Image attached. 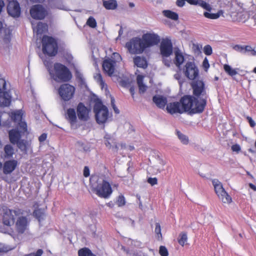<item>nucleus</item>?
I'll return each instance as SVG.
<instances>
[{
	"mask_svg": "<svg viewBox=\"0 0 256 256\" xmlns=\"http://www.w3.org/2000/svg\"><path fill=\"white\" fill-rule=\"evenodd\" d=\"M204 16L210 19L215 20L218 18L220 16V12H219L216 14L210 13L209 12H204Z\"/></svg>",
	"mask_w": 256,
	"mask_h": 256,
	"instance_id": "obj_42",
	"label": "nucleus"
},
{
	"mask_svg": "<svg viewBox=\"0 0 256 256\" xmlns=\"http://www.w3.org/2000/svg\"><path fill=\"white\" fill-rule=\"evenodd\" d=\"M90 250L88 248H80L78 251V256H88Z\"/></svg>",
	"mask_w": 256,
	"mask_h": 256,
	"instance_id": "obj_45",
	"label": "nucleus"
},
{
	"mask_svg": "<svg viewBox=\"0 0 256 256\" xmlns=\"http://www.w3.org/2000/svg\"><path fill=\"white\" fill-rule=\"evenodd\" d=\"M115 64L116 62L114 60L112 59L106 60L103 62V69L109 76H111L114 72Z\"/></svg>",
	"mask_w": 256,
	"mask_h": 256,
	"instance_id": "obj_21",
	"label": "nucleus"
},
{
	"mask_svg": "<svg viewBox=\"0 0 256 256\" xmlns=\"http://www.w3.org/2000/svg\"><path fill=\"white\" fill-rule=\"evenodd\" d=\"M4 157L5 158H10L12 157L14 154V150L13 147L10 144H6L4 147Z\"/></svg>",
	"mask_w": 256,
	"mask_h": 256,
	"instance_id": "obj_32",
	"label": "nucleus"
},
{
	"mask_svg": "<svg viewBox=\"0 0 256 256\" xmlns=\"http://www.w3.org/2000/svg\"><path fill=\"white\" fill-rule=\"evenodd\" d=\"M174 78L175 79L178 80V81L179 84H182V82H181V74L179 72H176L174 75Z\"/></svg>",
	"mask_w": 256,
	"mask_h": 256,
	"instance_id": "obj_63",
	"label": "nucleus"
},
{
	"mask_svg": "<svg viewBox=\"0 0 256 256\" xmlns=\"http://www.w3.org/2000/svg\"><path fill=\"white\" fill-rule=\"evenodd\" d=\"M232 150L234 152H238L240 150V147L238 144H234L232 146Z\"/></svg>",
	"mask_w": 256,
	"mask_h": 256,
	"instance_id": "obj_61",
	"label": "nucleus"
},
{
	"mask_svg": "<svg viewBox=\"0 0 256 256\" xmlns=\"http://www.w3.org/2000/svg\"><path fill=\"white\" fill-rule=\"evenodd\" d=\"M224 68L225 72L231 76H234L238 74V72L236 69L232 68L228 64H224Z\"/></svg>",
	"mask_w": 256,
	"mask_h": 256,
	"instance_id": "obj_34",
	"label": "nucleus"
},
{
	"mask_svg": "<svg viewBox=\"0 0 256 256\" xmlns=\"http://www.w3.org/2000/svg\"><path fill=\"white\" fill-rule=\"evenodd\" d=\"M166 110L168 113L172 114L184 113L180 101L168 104L166 106Z\"/></svg>",
	"mask_w": 256,
	"mask_h": 256,
	"instance_id": "obj_19",
	"label": "nucleus"
},
{
	"mask_svg": "<svg viewBox=\"0 0 256 256\" xmlns=\"http://www.w3.org/2000/svg\"><path fill=\"white\" fill-rule=\"evenodd\" d=\"M126 204L125 198L123 196H119L117 201L116 204L118 206H124Z\"/></svg>",
	"mask_w": 256,
	"mask_h": 256,
	"instance_id": "obj_50",
	"label": "nucleus"
},
{
	"mask_svg": "<svg viewBox=\"0 0 256 256\" xmlns=\"http://www.w3.org/2000/svg\"><path fill=\"white\" fill-rule=\"evenodd\" d=\"M94 112L98 124H101L107 122L108 118V108L102 102H97L95 103Z\"/></svg>",
	"mask_w": 256,
	"mask_h": 256,
	"instance_id": "obj_6",
	"label": "nucleus"
},
{
	"mask_svg": "<svg viewBox=\"0 0 256 256\" xmlns=\"http://www.w3.org/2000/svg\"><path fill=\"white\" fill-rule=\"evenodd\" d=\"M146 48L158 44L160 40V36L154 33H146L142 36Z\"/></svg>",
	"mask_w": 256,
	"mask_h": 256,
	"instance_id": "obj_13",
	"label": "nucleus"
},
{
	"mask_svg": "<svg viewBox=\"0 0 256 256\" xmlns=\"http://www.w3.org/2000/svg\"><path fill=\"white\" fill-rule=\"evenodd\" d=\"M18 123V128L20 130V132L24 134L27 132V125L26 122L20 120Z\"/></svg>",
	"mask_w": 256,
	"mask_h": 256,
	"instance_id": "obj_46",
	"label": "nucleus"
},
{
	"mask_svg": "<svg viewBox=\"0 0 256 256\" xmlns=\"http://www.w3.org/2000/svg\"><path fill=\"white\" fill-rule=\"evenodd\" d=\"M202 66H203L204 68L206 70H207L210 67V64H209V63H208V60L206 58L204 59V61H203Z\"/></svg>",
	"mask_w": 256,
	"mask_h": 256,
	"instance_id": "obj_56",
	"label": "nucleus"
},
{
	"mask_svg": "<svg viewBox=\"0 0 256 256\" xmlns=\"http://www.w3.org/2000/svg\"><path fill=\"white\" fill-rule=\"evenodd\" d=\"M86 24L92 28H94L96 26V20L92 16H90L86 22Z\"/></svg>",
	"mask_w": 256,
	"mask_h": 256,
	"instance_id": "obj_47",
	"label": "nucleus"
},
{
	"mask_svg": "<svg viewBox=\"0 0 256 256\" xmlns=\"http://www.w3.org/2000/svg\"><path fill=\"white\" fill-rule=\"evenodd\" d=\"M58 94L64 101H68L74 96L75 88L68 84H62L58 90Z\"/></svg>",
	"mask_w": 256,
	"mask_h": 256,
	"instance_id": "obj_9",
	"label": "nucleus"
},
{
	"mask_svg": "<svg viewBox=\"0 0 256 256\" xmlns=\"http://www.w3.org/2000/svg\"><path fill=\"white\" fill-rule=\"evenodd\" d=\"M47 30V24L42 22H38L36 27H33L34 32H36L37 34H41L46 32Z\"/></svg>",
	"mask_w": 256,
	"mask_h": 256,
	"instance_id": "obj_27",
	"label": "nucleus"
},
{
	"mask_svg": "<svg viewBox=\"0 0 256 256\" xmlns=\"http://www.w3.org/2000/svg\"><path fill=\"white\" fill-rule=\"evenodd\" d=\"M11 118L14 122L20 121L22 118V110H17L12 113Z\"/></svg>",
	"mask_w": 256,
	"mask_h": 256,
	"instance_id": "obj_37",
	"label": "nucleus"
},
{
	"mask_svg": "<svg viewBox=\"0 0 256 256\" xmlns=\"http://www.w3.org/2000/svg\"><path fill=\"white\" fill-rule=\"evenodd\" d=\"M186 0H176V4L178 7H182L185 4Z\"/></svg>",
	"mask_w": 256,
	"mask_h": 256,
	"instance_id": "obj_59",
	"label": "nucleus"
},
{
	"mask_svg": "<svg viewBox=\"0 0 256 256\" xmlns=\"http://www.w3.org/2000/svg\"><path fill=\"white\" fill-rule=\"evenodd\" d=\"M92 190L99 197L108 198L112 194V190L108 182L103 178L93 177L90 180Z\"/></svg>",
	"mask_w": 256,
	"mask_h": 256,
	"instance_id": "obj_2",
	"label": "nucleus"
},
{
	"mask_svg": "<svg viewBox=\"0 0 256 256\" xmlns=\"http://www.w3.org/2000/svg\"><path fill=\"white\" fill-rule=\"evenodd\" d=\"M246 119L248 120L250 126L252 128H254L256 126V123L252 119V118L249 116L246 117Z\"/></svg>",
	"mask_w": 256,
	"mask_h": 256,
	"instance_id": "obj_58",
	"label": "nucleus"
},
{
	"mask_svg": "<svg viewBox=\"0 0 256 256\" xmlns=\"http://www.w3.org/2000/svg\"><path fill=\"white\" fill-rule=\"evenodd\" d=\"M233 50L243 54L250 53L252 56H256V51L250 46L236 44L232 46Z\"/></svg>",
	"mask_w": 256,
	"mask_h": 256,
	"instance_id": "obj_18",
	"label": "nucleus"
},
{
	"mask_svg": "<svg viewBox=\"0 0 256 256\" xmlns=\"http://www.w3.org/2000/svg\"><path fill=\"white\" fill-rule=\"evenodd\" d=\"M66 118L71 124H74L76 122V116L75 110L74 108L68 109L66 113Z\"/></svg>",
	"mask_w": 256,
	"mask_h": 256,
	"instance_id": "obj_26",
	"label": "nucleus"
},
{
	"mask_svg": "<svg viewBox=\"0 0 256 256\" xmlns=\"http://www.w3.org/2000/svg\"><path fill=\"white\" fill-rule=\"evenodd\" d=\"M83 174L85 177H88L90 176V170L88 166H85L84 167Z\"/></svg>",
	"mask_w": 256,
	"mask_h": 256,
	"instance_id": "obj_60",
	"label": "nucleus"
},
{
	"mask_svg": "<svg viewBox=\"0 0 256 256\" xmlns=\"http://www.w3.org/2000/svg\"><path fill=\"white\" fill-rule=\"evenodd\" d=\"M90 110L86 107L84 104L80 102L77 106L76 112L78 118L82 121H87L90 118Z\"/></svg>",
	"mask_w": 256,
	"mask_h": 256,
	"instance_id": "obj_16",
	"label": "nucleus"
},
{
	"mask_svg": "<svg viewBox=\"0 0 256 256\" xmlns=\"http://www.w3.org/2000/svg\"><path fill=\"white\" fill-rule=\"evenodd\" d=\"M12 96L10 90L0 92V106L6 107L10 106Z\"/></svg>",
	"mask_w": 256,
	"mask_h": 256,
	"instance_id": "obj_22",
	"label": "nucleus"
},
{
	"mask_svg": "<svg viewBox=\"0 0 256 256\" xmlns=\"http://www.w3.org/2000/svg\"><path fill=\"white\" fill-rule=\"evenodd\" d=\"M183 112H189L190 114L200 113L204 110L206 104L204 98L198 100L191 96H184L180 100Z\"/></svg>",
	"mask_w": 256,
	"mask_h": 256,
	"instance_id": "obj_1",
	"label": "nucleus"
},
{
	"mask_svg": "<svg viewBox=\"0 0 256 256\" xmlns=\"http://www.w3.org/2000/svg\"><path fill=\"white\" fill-rule=\"evenodd\" d=\"M134 62L138 67L145 68L147 67L148 64L146 60L144 58L136 56L134 58Z\"/></svg>",
	"mask_w": 256,
	"mask_h": 256,
	"instance_id": "obj_29",
	"label": "nucleus"
},
{
	"mask_svg": "<svg viewBox=\"0 0 256 256\" xmlns=\"http://www.w3.org/2000/svg\"><path fill=\"white\" fill-rule=\"evenodd\" d=\"M176 134L182 143L184 144H188L189 140L188 138L186 136L184 135L180 131H176Z\"/></svg>",
	"mask_w": 256,
	"mask_h": 256,
	"instance_id": "obj_36",
	"label": "nucleus"
},
{
	"mask_svg": "<svg viewBox=\"0 0 256 256\" xmlns=\"http://www.w3.org/2000/svg\"><path fill=\"white\" fill-rule=\"evenodd\" d=\"M160 52L163 57L168 58L172 54V44L171 40L166 38H162L160 44Z\"/></svg>",
	"mask_w": 256,
	"mask_h": 256,
	"instance_id": "obj_11",
	"label": "nucleus"
},
{
	"mask_svg": "<svg viewBox=\"0 0 256 256\" xmlns=\"http://www.w3.org/2000/svg\"><path fill=\"white\" fill-rule=\"evenodd\" d=\"M144 76L142 75L139 74L136 77V82L138 86L140 93H144L146 89L147 86L144 84Z\"/></svg>",
	"mask_w": 256,
	"mask_h": 256,
	"instance_id": "obj_28",
	"label": "nucleus"
},
{
	"mask_svg": "<svg viewBox=\"0 0 256 256\" xmlns=\"http://www.w3.org/2000/svg\"><path fill=\"white\" fill-rule=\"evenodd\" d=\"M202 49V45L198 44H193L192 46V50L197 55L201 54V50Z\"/></svg>",
	"mask_w": 256,
	"mask_h": 256,
	"instance_id": "obj_44",
	"label": "nucleus"
},
{
	"mask_svg": "<svg viewBox=\"0 0 256 256\" xmlns=\"http://www.w3.org/2000/svg\"><path fill=\"white\" fill-rule=\"evenodd\" d=\"M162 14L164 16L174 20H177L178 19V14L170 10H163Z\"/></svg>",
	"mask_w": 256,
	"mask_h": 256,
	"instance_id": "obj_33",
	"label": "nucleus"
},
{
	"mask_svg": "<svg viewBox=\"0 0 256 256\" xmlns=\"http://www.w3.org/2000/svg\"><path fill=\"white\" fill-rule=\"evenodd\" d=\"M8 14L14 18H18L20 14V8L16 0L10 1L7 6Z\"/></svg>",
	"mask_w": 256,
	"mask_h": 256,
	"instance_id": "obj_17",
	"label": "nucleus"
},
{
	"mask_svg": "<svg viewBox=\"0 0 256 256\" xmlns=\"http://www.w3.org/2000/svg\"><path fill=\"white\" fill-rule=\"evenodd\" d=\"M44 252L42 249H38L36 252H32L26 254L24 256H42Z\"/></svg>",
	"mask_w": 256,
	"mask_h": 256,
	"instance_id": "obj_53",
	"label": "nucleus"
},
{
	"mask_svg": "<svg viewBox=\"0 0 256 256\" xmlns=\"http://www.w3.org/2000/svg\"><path fill=\"white\" fill-rule=\"evenodd\" d=\"M212 184L219 198L224 203H230L232 201L231 197L224 190L222 182L217 179H214L212 180Z\"/></svg>",
	"mask_w": 256,
	"mask_h": 256,
	"instance_id": "obj_8",
	"label": "nucleus"
},
{
	"mask_svg": "<svg viewBox=\"0 0 256 256\" xmlns=\"http://www.w3.org/2000/svg\"><path fill=\"white\" fill-rule=\"evenodd\" d=\"M28 224L29 222L27 217L20 216L16 222V230L18 234H24L28 229Z\"/></svg>",
	"mask_w": 256,
	"mask_h": 256,
	"instance_id": "obj_15",
	"label": "nucleus"
},
{
	"mask_svg": "<svg viewBox=\"0 0 256 256\" xmlns=\"http://www.w3.org/2000/svg\"><path fill=\"white\" fill-rule=\"evenodd\" d=\"M105 144L106 146L109 149H112L114 151H116L118 149V146L116 142H114V140H105Z\"/></svg>",
	"mask_w": 256,
	"mask_h": 256,
	"instance_id": "obj_38",
	"label": "nucleus"
},
{
	"mask_svg": "<svg viewBox=\"0 0 256 256\" xmlns=\"http://www.w3.org/2000/svg\"><path fill=\"white\" fill-rule=\"evenodd\" d=\"M197 5L200 6L208 12H210L212 9V6L209 4L202 0H198Z\"/></svg>",
	"mask_w": 256,
	"mask_h": 256,
	"instance_id": "obj_39",
	"label": "nucleus"
},
{
	"mask_svg": "<svg viewBox=\"0 0 256 256\" xmlns=\"http://www.w3.org/2000/svg\"><path fill=\"white\" fill-rule=\"evenodd\" d=\"M48 6L52 9H59L64 10H68L67 6H65L62 0H48Z\"/></svg>",
	"mask_w": 256,
	"mask_h": 256,
	"instance_id": "obj_23",
	"label": "nucleus"
},
{
	"mask_svg": "<svg viewBox=\"0 0 256 256\" xmlns=\"http://www.w3.org/2000/svg\"><path fill=\"white\" fill-rule=\"evenodd\" d=\"M112 58L115 59V62H120L122 60L121 56L116 52L114 53L112 56Z\"/></svg>",
	"mask_w": 256,
	"mask_h": 256,
	"instance_id": "obj_57",
	"label": "nucleus"
},
{
	"mask_svg": "<svg viewBox=\"0 0 256 256\" xmlns=\"http://www.w3.org/2000/svg\"><path fill=\"white\" fill-rule=\"evenodd\" d=\"M185 76L190 80L196 78L199 74V70L198 67L194 62H188L185 64L184 70Z\"/></svg>",
	"mask_w": 256,
	"mask_h": 256,
	"instance_id": "obj_10",
	"label": "nucleus"
},
{
	"mask_svg": "<svg viewBox=\"0 0 256 256\" xmlns=\"http://www.w3.org/2000/svg\"><path fill=\"white\" fill-rule=\"evenodd\" d=\"M159 253L161 256H168V252L166 246H161L160 247Z\"/></svg>",
	"mask_w": 256,
	"mask_h": 256,
	"instance_id": "obj_49",
	"label": "nucleus"
},
{
	"mask_svg": "<svg viewBox=\"0 0 256 256\" xmlns=\"http://www.w3.org/2000/svg\"><path fill=\"white\" fill-rule=\"evenodd\" d=\"M23 214V210L20 208L10 209L6 206L2 207L0 210V216L2 223L4 225L11 226L15 222V216Z\"/></svg>",
	"mask_w": 256,
	"mask_h": 256,
	"instance_id": "obj_4",
	"label": "nucleus"
},
{
	"mask_svg": "<svg viewBox=\"0 0 256 256\" xmlns=\"http://www.w3.org/2000/svg\"><path fill=\"white\" fill-rule=\"evenodd\" d=\"M34 216L40 222L42 220H43L44 216L45 214L44 210L40 209L36 210L34 212Z\"/></svg>",
	"mask_w": 256,
	"mask_h": 256,
	"instance_id": "obj_35",
	"label": "nucleus"
},
{
	"mask_svg": "<svg viewBox=\"0 0 256 256\" xmlns=\"http://www.w3.org/2000/svg\"><path fill=\"white\" fill-rule=\"evenodd\" d=\"M42 50L44 54L54 56L58 52L56 40L52 36H44L42 38Z\"/></svg>",
	"mask_w": 256,
	"mask_h": 256,
	"instance_id": "obj_5",
	"label": "nucleus"
},
{
	"mask_svg": "<svg viewBox=\"0 0 256 256\" xmlns=\"http://www.w3.org/2000/svg\"><path fill=\"white\" fill-rule=\"evenodd\" d=\"M154 232L158 235V238H162L160 226L159 223H156Z\"/></svg>",
	"mask_w": 256,
	"mask_h": 256,
	"instance_id": "obj_52",
	"label": "nucleus"
},
{
	"mask_svg": "<svg viewBox=\"0 0 256 256\" xmlns=\"http://www.w3.org/2000/svg\"><path fill=\"white\" fill-rule=\"evenodd\" d=\"M103 6L106 10H115L118 6V4L116 0H103Z\"/></svg>",
	"mask_w": 256,
	"mask_h": 256,
	"instance_id": "obj_31",
	"label": "nucleus"
},
{
	"mask_svg": "<svg viewBox=\"0 0 256 256\" xmlns=\"http://www.w3.org/2000/svg\"><path fill=\"white\" fill-rule=\"evenodd\" d=\"M31 16L36 20H42L47 15L48 12L42 6L36 4L33 6L30 10Z\"/></svg>",
	"mask_w": 256,
	"mask_h": 256,
	"instance_id": "obj_12",
	"label": "nucleus"
},
{
	"mask_svg": "<svg viewBox=\"0 0 256 256\" xmlns=\"http://www.w3.org/2000/svg\"><path fill=\"white\" fill-rule=\"evenodd\" d=\"M175 54V64L178 68L184 61V56L180 50H178L174 52Z\"/></svg>",
	"mask_w": 256,
	"mask_h": 256,
	"instance_id": "obj_30",
	"label": "nucleus"
},
{
	"mask_svg": "<svg viewBox=\"0 0 256 256\" xmlns=\"http://www.w3.org/2000/svg\"><path fill=\"white\" fill-rule=\"evenodd\" d=\"M179 237L178 242L180 245L184 246L188 240L187 234L186 232H182L180 234Z\"/></svg>",
	"mask_w": 256,
	"mask_h": 256,
	"instance_id": "obj_41",
	"label": "nucleus"
},
{
	"mask_svg": "<svg viewBox=\"0 0 256 256\" xmlns=\"http://www.w3.org/2000/svg\"><path fill=\"white\" fill-rule=\"evenodd\" d=\"M186 2L190 4L197 5L198 0H186Z\"/></svg>",
	"mask_w": 256,
	"mask_h": 256,
	"instance_id": "obj_64",
	"label": "nucleus"
},
{
	"mask_svg": "<svg viewBox=\"0 0 256 256\" xmlns=\"http://www.w3.org/2000/svg\"><path fill=\"white\" fill-rule=\"evenodd\" d=\"M152 100L156 106L160 108L164 109L167 103V98L162 96H154L152 98Z\"/></svg>",
	"mask_w": 256,
	"mask_h": 256,
	"instance_id": "obj_25",
	"label": "nucleus"
},
{
	"mask_svg": "<svg viewBox=\"0 0 256 256\" xmlns=\"http://www.w3.org/2000/svg\"><path fill=\"white\" fill-rule=\"evenodd\" d=\"M148 182L152 186H154L157 184L158 180L157 178H150L148 180Z\"/></svg>",
	"mask_w": 256,
	"mask_h": 256,
	"instance_id": "obj_55",
	"label": "nucleus"
},
{
	"mask_svg": "<svg viewBox=\"0 0 256 256\" xmlns=\"http://www.w3.org/2000/svg\"><path fill=\"white\" fill-rule=\"evenodd\" d=\"M10 140L12 144H16L20 140L22 134L19 130L16 129H12L9 131Z\"/></svg>",
	"mask_w": 256,
	"mask_h": 256,
	"instance_id": "obj_24",
	"label": "nucleus"
},
{
	"mask_svg": "<svg viewBox=\"0 0 256 256\" xmlns=\"http://www.w3.org/2000/svg\"><path fill=\"white\" fill-rule=\"evenodd\" d=\"M47 138V135L45 133H44L42 134L38 138V140L39 141L42 142H44V141L46 140V138Z\"/></svg>",
	"mask_w": 256,
	"mask_h": 256,
	"instance_id": "obj_62",
	"label": "nucleus"
},
{
	"mask_svg": "<svg viewBox=\"0 0 256 256\" xmlns=\"http://www.w3.org/2000/svg\"><path fill=\"white\" fill-rule=\"evenodd\" d=\"M16 144H17L18 148L22 150L24 152L27 151V142L24 140H20Z\"/></svg>",
	"mask_w": 256,
	"mask_h": 256,
	"instance_id": "obj_40",
	"label": "nucleus"
},
{
	"mask_svg": "<svg viewBox=\"0 0 256 256\" xmlns=\"http://www.w3.org/2000/svg\"><path fill=\"white\" fill-rule=\"evenodd\" d=\"M47 66L51 77L56 82H68L72 78L71 74L68 69L64 65L56 63L54 64V70H51L48 64L44 62Z\"/></svg>",
	"mask_w": 256,
	"mask_h": 256,
	"instance_id": "obj_3",
	"label": "nucleus"
},
{
	"mask_svg": "<svg viewBox=\"0 0 256 256\" xmlns=\"http://www.w3.org/2000/svg\"><path fill=\"white\" fill-rule=\"evenodd\" d=\"M18 161L15 160L5 162L3 164L2 170L4 174H11L16 168Z\"/></svg>",
	"mask_w": 256,
	"mask_h": 256,
	"instance_id": "obj_20",
	"label": "nucleus"
},
{
	"mask_svg": "<svg viewBox=\"0 0 256 256\" xmlns=\"http://www.w3.org/2000/svg\"><path fill=\"white\" fill-rule=\"evenodd\" d=\"M114 99L113 97H111V105L112 107V108L114 112L116 114H120V110L114 104Z\"/></svg>",
	"mask_w": 256,
	"mask_h": 256,
	"instance_id": "obj_54",
	"label": "nucleus"
},
{
	"mask_svg": "<svg viewBox=\"0 0 256 256\" xmlns=\"http://www.w3.org/2000/svg\"><path fill=\"white\" fill-rule=\"evenodd\" d=\"M192 87L193 89L194 94L196 96H199L202 95L204 96V98H207L206 91L204 88V84L202 80H196L192 82Z\"/></svg>",
	"mask_w": 256,
	"mask_h": 256,
	"instance_id": "obj_14",
	"label": "nucleus"
},
{
	"mask_svg": "<svg viewBox=\"0 0 256 256\" xmlns=\"http://www.w3.org/2000/svg\"><path fill=\"white\" fill-rule=\"evenodd\" d=\"M204 52L207 56H210L212 53V49L210 45H206L204 48Z\"/></svg>",
	"mask_w": 256,
	"mask_h": 256,
	"instance_id": "obj_48",
	"label": "nucleus"
},
{
	"mask_svg": "<svg viewBox=\"0 0 256 256\" xmlns=\"http://www.w3.org/2000/svg\"><path fill=\"white\" fill-rule=\"evenodd\" d=\"M130 53L132 54H140L143 52L146 48L142 38L138 37L132 38L126 44Z\"/></svg>",
	"mask_w": 256,
	"mask_h": 256,
	"instance_id": "obj_7",
	"label": "nucleus"
},
{
	"mask_svg": "<svg viewBox=\"0 0 256 256\" xmlns=\"http://www.w3.org/2000/svg\"><path fill=\"white\" fill-rule=\"evenodd\" d=\"M6 80L3 78H0V92H3L6 90Z\"/></svg>",
	"mask_w": 256,
	"mask_h": 256,
	"instance_id": "obj_51",
	"label": "nucleus"
},
{
	"mask_svg": "<svg viewBox=\"0 0 256 256\" xmlns=\"http://www.w3.org/2000/svg\"><path fill=\"white\" fill-rule=\"evenodd\" d=\"M94 77L97 82L100 85L102 88H103L105 86V84L102 80V75L100 73H96L94 74Z\"/></svg>",
	"mask_w": 256,
	"mask_h": 256,
	"instance_id": "obj_43",
	"label": "nucleus"
}]
</instances>
